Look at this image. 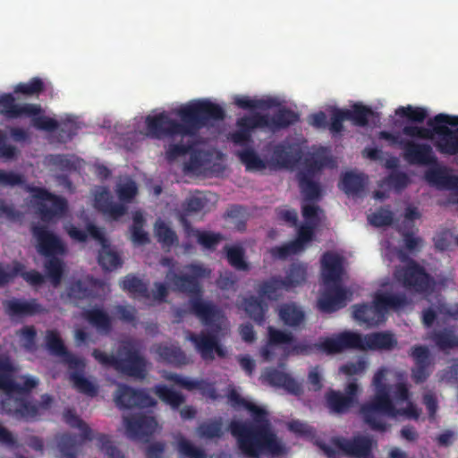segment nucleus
Wrapping results in <instances>:
<instances>
[{
    "instance_id": "39",
    "label": "nucleus",
    "mask_w": 458,
    "mask_h": 458,
    "mask_svg": "<svg viewBox=\"0 0 458 458\" xmlns=\"http://www.w3.org/2000/svg\"><path fill=\"white\" fill-rule=\"evenodd\" d=\"M430 339L442 352L458 348V335L453 327L433 331Z\"/></svg>"
},
{
    "instance_id": "25",
    "label": "nucleus",
    "mask_w": 458,
    "mask_h": 458,
    "mask_svg": "<svg viewBox=\"0 0 458 458\" xmlns=\"http://www.w3.org/2000/svg\"><path fill=\"white\" fill-rule=\"evenodd\" d=\"M257 117H262L265 124L261 129H268L272 132L286 129L299 122V114L287 107L279 108L272 116L267 114L256 113Z\"/></svg>"
},
{
    "instance_id": "59",
    "label": "nucleus",
    "mask_w": 458,
    "mask_h": 458,
    "mask_svg": "<svg viewBox=\"0 0 458 458\" xmlns=\"http://www.w3.org/2000/svg\"><path fill=\"white\" fill-rule=\"evenodd\" d=\"M395 114L400 117H405L410 122L423 123L428 116V112L425 108L420 106H399L395 110Z\"/></svg>"
},
{
    "instance_id": "23",
    "label": "nucleus",
    "mask_w": 458,
    "mask_h": 458,
    "mask_svg": "<svg viewBox=\"0 0 458 458\" xmlns=\"http://www.w3.org/2000/svg\"><path fill=\"white\" fill-rule=\"evenodd\" d=\"M398 415H403L409 419L418 420L420 417V411L411 402H409L407 406L403 409H397L394 404L393 411L378 410L377 413L372 416V420L366 421L365 424H367L372 430L385 432L387 430L388 427L387 423L386 422V418H395Z\"/></svg>"
},
{
    "instance_id": "26",
    "label": "nucleus",
    "mask_w": 458,
    "mask_h": 458,
    "mask_svg": "<svg viewBox=\"0 0 458 458\" xmlns=\"http://www.w3.org/2000/svg\"><path fill=\"white\" fill-rule=\"evenodd\" d=\"M95 208L113 220H118L127 213V207L114 202L113 196L106 188H102L95 194Z\"/></svg>"
},
{
    "instance_id": "22",
    "label": "nucleus",
    "mask_w": 458,
    "mask_h": 458,
    "mask_svg": "<svg viewBox=\"0 0 458 458\" xmlns=\"http://www.w3.org/2000/svg\"><path fill=\"white\" fill-rule=\"evenodd\" d=\"M332 284L327 285L318 301V307L322 312L331 313L345 307L348 294L352 295L340 284Z\"/></svg>"
},
{
    "instance_id": "56",
    "label": "nucleus",
    "mask_w": 458,
    "mask_h": 458,
    "mask_svg": "<svg viewBox=\"0 0 458 458\" xmlns=\"http://www.w3.org/2000/svg\"><path fill=\"white\" fill-rule=\"evenodd\" d=\"M98 260L102 268L107 271L114 270L123 264L121 257L115 251L106 250V245L99 251Z\"/></svg>"
},
{
    "instance_id": "19",
    "label": "nucleus",
    "mask_w": 458,
    "mask_h": 458,
    "mask_svg": "<svg viewBox=\"0 0 458 458\" xmlns=\"http://www.w3.org/2000/svg\"><path fill=\"white\" fill-rule=\"evenodd\" d=\"M188 339L194 344L196 351L202 360L211 361L215 359V353L220 358H225L226 351L219 344L216 334L200 332L199 334L191 333Z\"/></svg>"
},
{
    "instance_id": "5",
    "label": "nucleus",
    "mask_w": 458,
    "mask_h": 458,
    "mask_svg": "<svg viewBox=\"0 0 458 458\" xmlns=\"http://www.w3.org/2000/svg\"><path fill=\"white\" fill-rule=\"evenodd\" d=\"M427 123L430 128L405 125L402 132L411 138L429 140H432L434 134H437V139L434 141V146L440 154L446 156L458 155V129L452 130L446 126L458 127V116L438 114L429 119Z\"/></svg>"
},
{
    "instance_id": "21",
    "label": "nucleus",
    "mask_w": 458,
    "mask_h": 458,
    "mask_svg": "<svg viewBox=\"0 0 458 458\" xmlns=\"http://www.w3.org/2000/svg\"><path fill=\"white\" fill-rule=\"evenodd\" d=\"M360 334L345 331L338 334L335 337L325 338L318 343L319 352L327 354L340 353L347 349H357L360 347Z\"/></svg>"
},
{
    "instance_id": "37",
    "label": "nucleus",
    "mask_w": 458,
    "mask_h": 458,
    "mask_svg": "<svg viewBox=\"0 0 458 458\" xmlns=\"http://www.w3.org/2000/svg\"><path fill=\"white\" fill-rule=\"evenodd\" d=\"M285 291L283 278L278 276L262 281L257 287V293L260 298H266L269 301H277Z\"/></svg>"
},
{
    "instance_id": "47",
    "label": "nucleus",
    "mask_w": 458,
    "mask_h": 458,
    "mask_svg": "<svg viewBox=\"0 0 458 458\" xmlns=\"http://www.w3.org/2000/svg\"><path fill=\"white\" fill-rule=\"evenodd\" d=\"M131 226V240L137 246H143L149 242L148 233L144 231L145 218L141 212L136 211L132 216Z\"/></svg>"
},
{
    "instance_id": "41",
    "label": "nucleus",
    "mask_w": 458,
    "mask_h": 458,
    "mask_svg": "<svg viewBox=\"0 0 458 458\" xmlns=\"http://www.w3.org/2000/svg\"><path fill=\"white\" fill-rule=\"evenodd\" d=\"M244 310L258 325L261 326L266 320L267 304L259 296H250L243 300Z\"/></svg>"
},
{
    "instance_id": "11",
    "label": "nucleus",
    "mask_w": 458,
    "mask_h": 458,
    "mask_svg": "<svg viewBox=\"0 0 458 458\" xmlns=\"http://www.w3.org/2000/svg\"><path fill=\"white\" fill-rule=\"evenodd\" d=\"M394 278L403 288L417 293H427L434 290L436 282L426 269L413 259L394 271Z\"/></svg>"
},
{
    "instance_id": "24",
    "label": "nucleus",
    "mask_w": 458,
    "mask_h": 458,
    "mask_svg": "<svg viewBox=\"0 0 458 458\" xmlns=\"http://www.w3.org/2000/svg\"><path fill=\"white\" fill-rule=\"evenodd\" d=\"M6 315L12 319L33 317L45 312V309L36 299L29 301L13 298L4 302Z\"/></svg>"
},
{
    "instance_id": "53",
    "label": "nucleus",
    "mask_w": 458,
    "mask_h": 458,
    "mask_svg": "<svg viewBox=\"0 0 458 458\" xmlns=\"http://www.w3.org/2000/svg\"><path fill=\"white\" fill-rule=\"evenodd\" d=\"M185 232L189 235L196 237L198 243L208 250H214L222 240V235L219 233L202 232L191 226V229L185 230Z\"/></svg>"
},
{
    "instance_id": "45",
    "label": "nucleus",
    "mask_w": 458,
    "mask_h": 458,
    "mask_svg": "<svg viewBox=\"0 0 458 458\" xmlns=\"http://www.w3.org/2000/svg\"><path fill=\"white\" fill-rule=\"evenodd\" d=\"M224 250L226 254L228 263L236 270L248 271L250 266L245 260V250L240 245H225Z\"/></svg>"
},
{
    "instance_id": "61",
    "label": "nucleus",
    "mask_w": 458,
    "mask_h": 458,
    "mask_svg": "<svg viewBox=\"0 0 458 458\" xmlns=\"http://www.w3.org/2000/svg\"><path fill=\"white\" fill-rule=\"evenodd\" d=\"M21 347L28 352H34L37 344V330L34 326H24L17 331Z\"/></svg>"
},
{
    "instance_id": "12",
    "label": "nucleus",
    "mask_w": 458,
    "mask_h": 458,
    "mask_svg": "<svg viewBox=\"0 0 458 458\" xmlns=\"http://www.w3.org/2000/svg\"><path fill=\"white\" fill-rule=\"evenodd\" d=\"M386 373L387 369L386 368H380L373 377L372 385L375 387V395L360 408V414L364 423L372 420V416L378 410L394 411V403L389 394V389L385 383Z\"/></svg>"
},
{
    "instance_id": "30",
    "label": "nucleus",
    "mask_w": 458,
    "mask_h": 458,
    "mask_svg": "<svg viewBox=\"0 0 458 458\" xmlns=\"http://www.w3.org/2000/svg\"><path fill=\"white\" fill-rule=\"evenodd\" d=\"M301 157V150L290 144L279 143L274 147L271 162L279 168H288Z\"/></svg>"
},
{
    "instance_id": "32",
    "label": "nucleus",
    "mask_w": 458,
    "mask_h": 458,
    "mask_svg": "<svg viewBox=\"0 0 458 458\" xmlns=\"http://www.w3.org/2000/svg\"><path fill=\"white\" fill-rule=\"evenodd\" d=\"M266 381L277 387H282L288 393L298 395L302 392L301 386L291 375L277 369H269L265 373Z\"/></svg>"
},
{
    "instance_id": "52",
    "label": "nucleus",
    "mask_w": 458,
    "mask_h": 458,
    "mask_svg": "<svg viewBox=\"0 0 458 458\" xmlns=\"http://www.w3.org/2000/svg\"><path fill=\"white\" fill-rule=\"evenodd\" d=\"M121 286L124 291L143 298H149L147 284L134 275H127L122 281Z\"/></svg>"
},
{
    "instance_id": "14",
    "label": "nucleus",
    "mask_w": 458,
    "mask_h": 458,
    "mask_svg": "<svg viewBox=\"0 0 458 458\" xmlns=\"http://www.w3.org/2000/svg\"><path fill=\"white\" fill-rule=\"evenodd\" d=\"M123 421L127 437L141 442H148L157 427V422L153 416L143 413L124 417Z\"/></svg>"
},
{
    "instance_id": "2",
    "label": "nucleus",
    "mask_w": 458,
    "mask_h": 458,
    "mask_svg": "<svg viewBox=\"0 0 458 458\" xmlns=\"http://www.w3.org/2000/svg\"><path fill=\"white\" fill-rule=\"evenodd\" d=\"M227 397L233 407H243L252 416V421L232 420L229 424V431L243 455L258 458L262 454L279 456L285 453L272 429L265 409L247 401L235 389L230 390Z\"/></svg>"
},
{
    "instance_id": "36",
    "label": "nucleus",
    "mask_w": 458,
    "mask_h": 458,
    "mask_svg": "<svg viewBox=\"0 0 458 458\" xmlns=\"http://www.w3.org/2000/svg\"><path fill=\"white\" fill-rule=\"evenodd\" d=\"M278 316L283 323L293 328H298L305 322V312L293 302L284 303L279 308Z\"/></svg>"
},
{
    "instance_id": "43",
    "label": "nucleus",
    "mask_w": 458,
    "mask_h": 458,
    "mask_svg": "<svg viewBox=\"0 0 458 458\" xmlns=\"http://www.w3.org/2000/svg\"><path fill=\"white\" fill-rule=\"evenodd\" d=\"M348 121L354 126L366 127L369 124V118L374 114L371 107L361 103H355L351 109H346Z\"/></svg>"
},
{
    "instance_id": "20",
    "label": "nucleus",
    "mask_w": 458,
    "mask_h": 458,
    "mask_svg": "<svg viewBox=\"0 0 458 458\" xmlns=\"http://www.w3.org/2000/svg\"><path fill=\"white\" fill-rule=\"evenodd\" d=\"M334 445L344 454L356 458H368L371 455L373 440L368 436L344 437L333 440Z\"/></svg>"
},
{
    "instance_id": "16",
    "label": "nucleus",
    "mask_w": 458,
    "mask_h": 458,
    "mask_svg": "<svg viewBox=\"0 0 458 458\" xmlns=\"http://www.w3.org/2000/svg\"><path fill=\"white\" fill-rule=\"evenodd\" d=\"M114 401L122 409L149 408L156 404L155 400L145 390L134 389L125 384L118 385Z\"/></svg>"
},
{
    "instance_id": "40",
    "label": "nucleus",
    "mask_w": 458,
    "mask_h": 458,
    "mask_svg": "<svg viewBox=\"0 0 458 458\" xmlns=\"http://www.w3.org/2000/svg\"><path fill=\"white\" fill-rule=\"evenodd\" d=\"M206 203V199L199 196H191L182 203L179 220L185 230L191 229V226L188 217L200 212L205 208Z\"/></svg>"
},
{
    "instance_id": "29",
    "label": "nucleus",
    "mask_w": 458,
    "mask_h": 458,
    "mask_svg": "<svg viewBox=\"0 0 458 458\" xmlns=\"http://www.w3.org/2000/svg\"><path fill=\"white\" fill-rule=\"evenodd\" d=\"M265 124L262 117H257L256 113L250 115H244L236 122L238 130L232 133V140L235 144H245L250 140L251 132L256 129H261Z\"/></svg>"
},
{
    "instance_id": "17",
    "label": "nucleus",
    "mask_w": 458,
    "mask_h": 458,
    "mask_svg": "<svg viewBox=\"0 0 458 458\" xmlns=\"http://www.w3.org/2000/svg\"><path fill=\"white\" fill-rule=\"evenodd\" d=\"M38 242V251L47 257L63 256L66 253V247L61 239L43 225H35L31 229Z\"/></svg>"
},
{
    "instance_id": "50",
    "label": "nucleus",
    "mask_w": 458,
    "mask_h": 458,
    "mask_svg": "<svg viewBox=\"0 0 458 458\" xmlns=\"http://www.w3.org/2000/svg\"><path fill=\"white\" fill-rule=\"evenodd\" d=\"M44 267L51 284L54 286L59 285L64 271V261L58 256L47 257Z\"/></svg>"
},
{
    "instance_id": "27",
    "label": "nucleus",
    "mask_w": 458,
    "mask_h": 458,
    "mask_svg": "<svg viewBox=\"0 0 458 458\" xmlns=\"http://www.w3.org/2000/svg\"><path fill=\"white\" fill-rule=\"evenodd\" d=\"M360 347L357 350H386L390 351L397 345V340L394 335L390 332H377L368 334L364 336L360 335Z\"/></svg>"
},
{
    "instance_id": "15",
    "label": "nucleus",
    "mask_w": 458,
    "mask_h": 458,
    "mask_svg": "<svg viewBox=\"0 0 458 458\" xmlns=\"http://www.w3.org/2000/svg\"><path fill=\"white\" fill-rule=\"evenodd\" d=\"M409 356L412 359L414 366L411 369V377L415 384H422L428 380L433 372L434 359L428 346L413 345Z\"/></svg>"
},
{
    "instance_id": "3",
    "label": "nucleus",
    "mask_w": 458,
    "mask_h": 458,
    "mask_svg": "<svg viewBox=\"0 0 458 458\" xmlns=\"http://www.w3.org/2000/svg\"><path fill=\"white\" fill-rule=\"evenodd\" d=\"M13 367L9 358L0 355V390L4 391L0 403V412L17 420L36 421L47 411L53 397L42 394L40 401L31 398V391L38 385V380L24 377L20 384L12 377Z\"/></svg>"
},
{
    "instance_id": "54",
    "label": "nucleus",
    "mask_w": 458,
    "mask_h": 458,
    "mask_svg": "<svg viewBox=\"0 0 458 458\" xmlns=\"http://www.w3.org/2000/svg\"><path fill=\"white\" fill-rule=\"evenodd\" d=\"M45 90V83L39 77H33L28 82H20L14 87V93L26 97L39 96Z\"/></svg>"
},
{
    "instance_id": "34",
    "label": "nucleus",
    "mask_w": 458,
    "mask_h": 458,
    "mask_svg": "<svg viewBox=\"0 0 458 458\" xmlns=\"http://www.w3.org/2000/svg\"><path fill=\"white\" fill-rule=\"evenodd\" d=\"M367 177L352 171L344 173L339 182V188L348 196H358L364 191Z\"/></svg>"
},
{
    "instance_id": "4",
    "label": "nucleus",
    "mask_w": 458,
    "mask_h": 458,
    "mask_svg": "<svg viewBox=\"0 0 458 458\" xmlns=\"http://www.w3.org/2000/svg\"><path fill=\"white\" fill-rule=\"evenodd\" d=\"M188 274H178L170 268L165 274V280L174 292L186 293L190 296V311L203 325L213 326L222 316L221 310L211 301L202 298L203 289L200 279L210 276V269L201 264L191 263L185 266Z\"/></svg>"
},
{
    "instance_id": "42",
    "label": "nucleus",
    "mask_w": 458,
    "mask_h": 458,
    "mask_svg": "<svg viewBox=\"0 0 458 458\" xmlns=\"http://www.w3.org/2000/svg\"><path fill=\"white\" fill-rule=\"evenodd\" d=\"M307 266L300 263H292L286 270L285 277L283 278L285 291L302 285L307 280Z\"/></svg>"
},
{
    "instance_id": "48",
    "label": "nucleus",
    "mask_w": 458,
    "mask_h": 458,
    "mask_svg": "<svg viewBox=\"0 0 458 458\" xmlns=\"http://www.w3.org/2000/svg\"><path fill=\"white\" fill-rule=\"evenodd\" d=\"M299 186L305 200H316L321 195V189L318 182L313 181V176L308 173H299Z\"/></svg>"
},
{
    "instance_id": "9",
    "label": "nucleus",
    "mask_w": 458,
    "mask_h": 458,
    "mask_svg": "<svg viewBox=\"0 0 458 458\" xmlns=\"http://www.w3.org/2000/svg\"><path fill=\"white\" fill-rule=\"evenodd\" d=\"M44 110L38 104H17L12 93L0 95V114L8 119H16L21 116L31 118L32 125L41 131H54L57 130L58 122L51 117L43 115Z\"/></svg>"
},
{
    "instance_id": "64",
    "label": "nucleus",
    "mask_w": 458,
    "mask_h": 458,
    "mask_svg": "<svg viewBox=\"0 0 458 458\" xmlns=\"http://www.w3.org/2000/svg\"><path fill=\"white\" fill-rule=\"evenodd\" d=\"M67 294L70 299L83 301L92 296V291L82 281L78 280L71 284Z\"/></svg>"
},
{
    "instance_id": "8",
    "label": "nucleus",
    "mask_w": 458,
    "mask_h": 458,
    "mask_svg": "<svg viewBox=\"0 0 458 458\" xmlns=\"http://www.w3.org/2000/svg\"><path fill=\"white\" fill-rule=\"evenodd\" d=\"M408 303L405 294L376 293L371 303L353 305V318L368 327H375L386 321L389 310H398Z\"/></svg>"
},
{
    "instance_id": "62",
    "label": "nucleus",
    "mask_w": 458,
    "mask_h": 458,
    "mask_svg": "<svg viewBox=\"0 0 458 458\" xmlns=\"http://www.w3.org/2000/svg\"><path fill=\"white\" fill-rule=\"evenodd\" d=\"M344 121H348L345 108L334 107L331 110L327 129L333 134H340L344 131Z\"/></svg>"
},
{
    "instance_id": "60",
    "label": "nucleus",
    "mask_w": 458,
    "mask_h": 458,
    "mask_svg": "<svg viewBox=\"0 0 458 458\" xmlns=\"http://www.w3.org/2000/svg\"><path fill=\"white\" fill-rule=\"evenodd\" d=\"M177 451L183 458H205V452L196 447L191 441L180 436L177 439Z\"/></svg>"
},
{
    "instance_id": "58",
    "label": "nucleus",
    "mask_w": 458,
    "mask_h": 458,
    "mask_svg": "<svg viewBox=\"0 0 458 458\" xmlns=\"http://www.w3.org/2000/svg\"><path fill=\"white\" fill-rule=\"evenodd\" d=\"M238 157L247 170H263L267 167L266 162L251 148L240 151Z\"/></svg>"
},
{
    "instance_id": "55",
    "label": "nucleus",
    "mask_w": 458,
    "mask_h": 458,
    "mask_svg": "<svg viewBox=\"0 0 458 458\" xmlns=\"http://www.w3.org/2000/svg\"><path fill=\"white\" fill-rule=\"evenodd\" d=\"M233 103L240 108L244 110L251 109H268L275 106L273 99H253L247 96H236Z\"/></svg>"
},
{
    "instance_id": "6",
    "label": "nucleus",
    "mask_w": 458,
    "mask_h": 458,
    "mask_svg": "<svg viewBox=\"0 0 458 458\" xmlns=\"http://www.w3.org/2000/svg\"><path fill=\"white\" fill-rule=\"evenodd\" d=\"M94 359L105 367H111L117 372L143 380L148 374V360L141 354L136 342L132 340L122 341L116 350V355L94 349Z\"/></svg>"
},
{
    "instance_id": "13",
    "label": "nucleus",
    "mask_w": 458,
    "mask_h": 458,
    "mask_svg": "<svg viewBox=\"0 0 458 458\" xmlns=\"http://www.w3.org/2000/svg\"><path fill=\"white\" fill-rule=\"evenodd\" d=\"M25 189L35 199L52 203L51 208H48L46 203H38V211L43 222H50L54 218L63 217L66 214L68 203L64 198L57 196L42 187L27 185Z\"/></svg>"
},
{
    "instance_id": "38",
    "label": "nucleus",
    "mask_w": 458,
    "mask_h": 458,
    "mask_svg": "<svg viewBox=\"0 0 458 458\" xmlns=\"http://www.w3.org/2000/svg\"><path fill=\"white\" fill-rule=\"evenodd\" d=\"M326 403L330 413L339 415L347 413L354 405L352 397L345 396L340 391L333 389L326 394Z\"/></svg>"
},
{
    "instance_id": "33",
    "label": "nucleus",
    "mask_w": 458,
    "mask_h": 458,
    "mask_svg": "<svg viewBox=\"0 0 458 458\" xmlns=\"http://www.w3.org/2000/svg\"><path fill=\"white\" fill-rule=\"evenodd\" d=\"M158 360L174 366H182L187 363V357L183 351L174 344H160L154 347Z\"/></svg>"
},
{
    "instance_id": "28",
    "label": "nucleus",
    "mask_w": 458,
    "mask_h": 458,
    "mask_svg": "<svg viewBox=\"0 0 458 458\" xmlns=\"http://www.w3.org/2000/svg\"><path fill=\"white\" fill-rule=\"evenodd\" d=\"M322 276L326 285L340 284L343 274L342 258L334 252H326L321 258Z\"/></svg>"
},
{
    "instance_id": "18",
    "label": "nucleus",
    "mask_w": 458,
    "mask_h": 458,
    "mask_svg": "<svg viewBox=\"0 0 458 458\" xmlns=\"http://www.w3.org/2000/svg\"><path fill=\"white\" fill-rule=\"evenodd\" d=\"M403 152L404 160L410 165L428 166L437 163V157L428 143L408 140Z\"/></svg>"
},
{
    "instance_id": "63",
    "label": "nucleus",
    "mask_w": 458,
    "mask_h": 458,
    "mask_svg": "<svg viewBox=\"0 0 458 458\" xmlns=\"http://www.w3.org/2000/svg\"><path fill=\"white\" fill-rule=\"evenodd\" d=\"M330 159L326 156L312 155L307 157L304 160L305 171H301V173H308V174L313 176L315 173L327 165Z\"/></svg>"
},
{
    "instance_id": "49",
    "label": "nucleus",
    "mask_w": 458,
    "mask_h": 458,
    "mask_svg": "<svg viewBox=\"0 0 458 458\" xmlns=\"http://www.w3.org/2000/svg\"><path fill=\"white\" fill-rule=\"evenodd\" d=\"M154 231L157 242L164 248H171L178 243L176 233L164 221L157 220L155 223Z\"/></svg>"
},
{
    "instance_id": "10",
    "label": "nucleus",
    "mask_w": 458,
    "mask_h": 458,
    "mask_svg": "<svg viewBox=\"0 0 458 458\" xmlns=\"http://www.w3.org/2000/svg\"><path fill=\"white\" fill-rule=\"evenodd\" d=\"M65 422L72 428L81 430V439L77 435L64 433L57 437V447L63 458H77V454L84 441L94 439L92 429L72 411L64 413Z\"/></svg>"
},
{
    "instance_id": "46",
    "label": "nucleus",
    "mask_w": 458,
    "mask_h": 458,
    "mask_svg": "<svg viewBox=\"0 0 458 458\" xmlns=\"http://www.w3.org/2000/svg\"><path fill=\"white\" fill-rule=\"evenodd\" d=\"M426 180L434 185L445 189H454L458 185V177L449 175L441 169L428 170L425 174Z\"/></svg>"
},
{
    "instance_id": "44",
    "label": "nucleus",
    "mask_w": 458,
    "mask_h": 458,
    "mask_svg": "<svg viewBox=\"0 0 458 458\" xmlns=\"http://www.w3.org/2000/svg\"><path fill=\"white\" fill-rule=\"evenodd\" d=\"M154 393L162 402L170 405L174 410H177L185 402V397L182 394L165 385L159 384L155 386Z\"/></svg>"
},
{
    "instance_id": "31",
    "label": "nucleus",
    "mask_w": 458,
    "mask_h": 458,
    "mask_svg": "<svg viewBox=\"0 0 458 458\" xmlns=\"http://www.w3.org/2000/svg\"><path fill=\"white\" fill-rule=\"evenodd\" d=\"M165 378L186 390L192 391L197 389L203 395L211 399H215L216 397V391L213 384L204 379H190L183 377L177 373H170Z\"/></svg>"
},
{
    "instance_id": "35",
    "label": "nucleus",
    "mask_w": 458,
    "mask_h": 458,
    "mask_svg": "<svg viewBox=\"0 0 458 458\" xmlns=\"http://www.w3.org/2000/svg\"><path fill=\"white\" fill-rule=\"evenodd\" d=\"M84 318L99 333L108 335L112 329L111 317L101 308H91L84 310Z\"/></svg>"
},
{
    "instance_id": "7",
    "label": "nucleus",
    "mask_w": 458,
    "mask_h": 458,
    "mask_svg": "<svg viewBox=\"0 0 458 458\" xmlns=\"http://www.w3.org/2000/svg\"><path fill=\"white\" fill-rule=\"evenodd\" d=\"M46 345L52 355L62 358L69 369L74 370L70 373L69 377L78 392L91 397L97 395L98 386L82 374L84 361L68 351L57 330L50 329L46 332Z\"/></svg>"
},
{
    "instance_id": "51",
    "label": "nucleus",
    "mask_w": 458,
    "mask_h": 458,
    "mask_svg": "<svg viewBox=\"0 0 458 458\" xmlns=\"http://www.w3.org/2000/svg\"><path fill=\"white\" fill-rule=\"evenodd\" d=\"M199 436L206 439L220 438L224 435L223 420L216 418L208 421L202 422L197 428Z\"/></svg>"
},
{
    "instance_id": "57",
    "label": "nucleus",
    "mask_w": 458,
    "mask_h": 458,
    "mask_svg": "<svg viewBox=\"0 0 458 458\" xmlns=\"http://www.w3.org/2000/svg\"><path fill=\"white\" fill-rule=\"evenodd\" d=\"M94 439L98 442V446L106 458H124L123 454L113 445L108 435L98 433L94 436Z\"/></svg>"
},
{
    "instance_id": "1",
    "label": "nucleus",
    "mask_w": 458,
    "mask_h": 458,
    "mask_svg": "<svg viewBox=\"0 0 458 458\" xmlns=\"http://www.w3.org/2000/svg\"><path fill=\"white\" fill-rule=\"evenodd\" d=\"M180 122L172 119L165 112L146 117V127L150 137L157 140L165 138L174 139L179 136L196 137L199 131L213 122L223 121L225 113L219 105L208 99L196 100L181 106L174 110ZM196 142L188 140L183 143L170 144L165 150V159L172 163L178 157L189 154Z\"/></svg>"
}]
</instances>
